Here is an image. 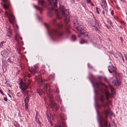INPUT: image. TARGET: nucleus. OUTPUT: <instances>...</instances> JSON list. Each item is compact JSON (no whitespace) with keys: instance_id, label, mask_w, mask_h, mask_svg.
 <instances>
[{"instance_id":"f257e3e1","label":"nucleus","mask_w":127,"mask_h":127,"mask_svg":"<svg viewBox=\"0 0 127 127\" xmlns=\"http://www.w3.org/2000/svg\"><path fill=\"white\" fill-rule=\"evenodd\" d=\"M93 85L96 88L97 90H95V92L96 95H97L99 91H100L102 94H105L106 100L108 101L109 98H111L114 97L115 94V89L111 86L109 85V88L110 89L111 94H110L109 92L107 90V87L104 84L101 83L96 82L95 83L91 81Z\"/></svg>"},{"instance_id":"f03ea898","label":"nucleus","mask_w":127,"mask_h":127,"mask_svg":"<svg viewBox=\"0 0 127 127\" xmlns=\"http://www.w3.org/2000/svg\"><path fill=\"white\" fill-rule=\"evenodd\" d=\"M45 25L47 30L49 34L50 37L53 39H55L57 37L62 36L64 34V31L59 29H55L50 27L49 26L45 24Z\"/></svg>"},{"instance_id":"7ed1b4c3","label":"nucleus","mask_w":127,"mask_h":127,"mask_svg":"<svg viewBox=\"0 0 127 127\" xmlns=\"http://www.w3.org/2000/svg\"><path fill=\"white\" fill-rule=\"evenodd\" d=\"M50 0V3L52 5L48 13V16L50 17H51L53 15V14L51 11H54L55 13L56 14V16L57 18L59 19H61L62 18L61 16L58 13V11L57 9H55L57 7V4L58 2V0Z\"/></svg>"},{"instance_id":"20e7f679","label":"nucleus","mask_w":127,"mask_h":127,"mask_svg":"<svg viewBox=\"0 0 127 127\" xmlns=\"http://www.w3.org/2000/svg\"><path fill=\"white\" fill-rule=\"evenodd\" d=\"M4 16L6 18L8 17L10 23L13 25V26L15 29L16 32H17L18 29V27L16 24L15 25H14V23L15 22V17L13 15L12 11L10 10L9 9L8 12L6 11L5 12Z\"/></svg>"},{"instance_id":"39448f33","label":"nucleus","mask_w":127,"mask_h":127,"mask_svg":"<svg viewBox=\"0 0 127 127\" xmlns=\"http://www.w3.org/2000/svg\"><path fill=\"white\" fill-rule=\"evenodd\" d=\"M108 104L107 103H104L103 104L101 105V106L103 107L104 109L101 112L102 115H99V117L100 115H102L104 118L107 119L108 116L112 115V112L109 107H108L107 109H105L106 107H108Z\"/></svg>"},{"instance_id":"423d86ee","label":"nucleus","mask_w":127,"mask_h":127,"mask_svg":"<svg viewBox=\"0 0 127 127\" xmlns=\"http://www.w3.org/2000/svg\"><path fill=\"white\" fill-rule=\"evenodd\" d=\"M31 80H29L28 82L24 81L23 82V80H20L18 82V84L20 85L19 88L21 89V92L23 94H25L26 89H28L30 87V82Z\"/></svg>"},{"instance_id":"0eeeda50","label":"nucleus","mask_w":127,"mask_h":127,"mask_svg":"<svg viewBox=\"0 0 127 127\" xmlns=\"http://www.w3.org/2000/svg\"><path fill=\"white\" fill-rule=\"evenodd\" d=\"M108 68L109 72L113 74V77L115 78H116L115 75H117L118 73L117 72V68L116 66L113 65L110 62L108 67Z\"/></svg>"},{"instance_id":"6e6552de","label":"nucleus","mask_w":127,"mask_h":127,"mask_svg":"<svg viewBox=\"0 0 127 127\" xmlns=\"http://www.w3.org/2000/svg\"><path fill=\"white\" fill-rule=\"evenodd\" d=\"M99 123V127H107L108 122L107 119L104 118L102 115H100L98 119Z\"/></svg>"},{"instance_id":"1a4fd4ad","label":"nucleus","mask_w":127,"mask_h":127,"mask_svg":"<svg viewBox=\"0 0 127 127\" xmlns=\"http://www.w3.org/2000/svg\"><path fill=\"white\" fill-rule=\"evenodd\" d=\"M59 7L61 13L63 16L66 17L68 15V10L67 9H65L64 6L60 4Z\"/></svg>"},{"instance_id":"9d476101","label":"nucleus","mask_w":127,"mask_h":127,"mask_svg":"<svg viewBox=\"0 0 127 127\" xmlns=\"http://www.w3.org/2000/svg\"><path fill=\"white\" fill-rule=\"evenodd\" d=\"M49 106L54 111L57 110L59 108V105L58 104L55 103L54 101H52V100L50 101Z\"/></svg>"},{"instance_id":"9b49d317","label":"nucleus","mask_w":127,"mask_h":127,"mask_svg":"<svg viewBox=\"0 0 127 127\" xmlns=\"http://www.w3.org/2000/svg\"><path fill=\"white\" fill-rule=\"evenodd\" d=\"M20 37H18V40H16L17 42V44L16 45L17 48L18 50V53L19 54H20V51L21 49L22 46L23 45V42H21L19 41Z\"/></svg>"},{"instance_id":"f8f14e48","label":"nucleus","mask_w":127,"mask_h":127,"mask_svg":"<svg viewBox=\"0 0 127 127\" xmlns=\"http://www.w3.org/2000/svg\"><path fill=\"white\" fill-rule=\"evenodd\" d=\"M97 20H95L94 22L95 24L94 25H92V26L94 27V29L96 31H99V30L100 29V27L97 23Z\"/></svg>"},{"instance_id":"ddd939ff","label":"nucleus","mask_w":127,"mask_h":127,"mask_svg":"<svg viewBox=\"0 0 127 127\" xmlns=\"http://www.w3.org/2000/svg\"><path fill=\"white\" fill-rule=\"evenodd\" d=\"M29 71L32 75H34L35 73H37L38 71V69H35L33 67H31V68H29Z\"/></svg>"},{"instance_id":"4468645a","label":"nucleus","mask_w":127,"mask_h":127,"mask_svg":"<svg viewBox=\"0 0 127 127\" xmlns=\"http://www.w3.org/2000/svg\"><path fill=\"white\" fill-rule=\"evenodd\" d=\"M1 54L4 57L6 58L8 57L9 54V52L6 50H4L1 52Z\"/></svg>"},{"instance_id":"2eb2a0df","label":"nucleus","mask_w":127,"mask_h":127,"mask_svg":"<svg viewBox=\"0 0 127 127\" xmlns=\"http://www.w3.org/2000/svg\"><path fill=\"white\" fill-rule=\"evenodd\" d=\"M80 35H78V37H79L81 36L86 37L88 36V33L86 32V31L84 29L81 31L80 32Z\"/></svg>"},{"instance_id":"dca6fc26","label":"nucleus","mask_w":127,"mask_h":127,"mask_svg":"<svg viewBox=\"0 0 127 127\" xmlns=\"http://www.w3.org/2000/svg\"><path fill=\"white\" fill-rule=\"evenodd\" d=\"M60 117L61 120H62L65 121L67 119L66 115L63 113H61L60 114Z\"/></svg>"},{"instance_id":"f3484780","label":"nucleus","mask_w":127,"mask_h":127,"mask_svg":"<svg viewBox=\"0 0 127 127\" xmlns=\"http://www.w3.org/2000/svg\"><path fill=\"white\" fill-rule=\"evenodd\" d=\"M114 80L112 81V83L114 85L119 86L121 84L120 80Z\"/></svg>"},{"instance_id":"a211bd4d","label":"nucleus","mask_w":127,"mask_h":127,"mask_svg":"<svg viewBox=\"0 0 127 127\" xmlns=\"http://www.w3.org/2000/svg\"><path fill=\"white\" fill-rule=\"evenodd\" d=\"M98 99L102 103H104L105 98L103 94L100 95H99Z\"/></svg>"},{"instance_id":"6ab92c4d","label":"nucleus","mask_w":127,"mask_h":127,"mask_svg":"<svg viewBox=\"0 0 127 127\" xmlns=\"http://www.w3.org/2000/svg\"><path fill=\"white\" fill-rule=\"evenodd\" d=\"M14 57L13 56H11L9 57L7 60L8 63H12L14 61Z\"/></svg>"},{"instance_id":"aec40b11","label":"nucleus","mask_w":127,"mask_h":127,"mask_svg":"<svg viewBox=\"0 0 127 127\" xmlns=\"http://www.w3.org/2000/svg\"><path fill=\"white\" fill-rule=\"evenodd\" d=\"M84 27L83 26L81 25L79 26V25L78 27H77L75 28L79 32H80L81 31L84 29Z\"/></svg>"},{"instance_id":"412c9836","label":"nucleus","mask_w":127,"mask_h":127,"mask_svg":"<svg viewBox=\"0 0 127 127\" xmlns=\"http://www.w3.org/2000/svg\"><path fill=\"white\" fill-rule=\"evenodd\" d=\"M73 22L74 27L75 28L79 26V24L78 23V21L76 19H75L73 20Z\"/></svg>"},{"instance_id":"4be33fe9","label":"nucleus","mask_w":127,"mask_h":127,"mask_svg":"<svg viewBox=\"0 0 127 127\" xmlns=\"http://www.w3.org/2000/svg\"><path fill=\"white\" fill-rule=\"evenodd\" d=\"M12 34V30L10 28H9L7 31V36L9 37H10L11 36Z\"/></svg>"},{"instance_id":"5701e85b","label":"nucleus","mask_w":127,"mask_h":127,"mask_svg":"<svg viewBox=\"0 0 127 127\" xmlns=\"http://www.w3.org/2000/svg\"><path fill=\"white\" fill-rule=\"evenodd\" d=\"M55 99L57 100L58 102H60L61 104L62 103V100L61 99L60 95H57L55 97Z\"/></svg>"},{"instance_id":"b1692460","label":"nucleus","mask_w":127,"mask_h":127,"mask_svg":"<svg viewBox=\"0 0 127 127\" xmlns=\"http://www.w3.org/2000/svg\"><path fill=\"white\" fill-rule=\"evenodd\" d=\"M18 37H20V39L21 40H22V37H20L19 34L17 32L15 36V40H17Z\"/></svg>"},{"instance_id":"393cba45","label":"nucleus","mask_w":127,"mask_h":127,"mask_svg":"<svg viewBox=\"0 0 127 127\" xmlns=\"http://www.w3.org/2000/svg\"><path fill=\"white\" fill-rule=\"evenodd\" d=\"M37 92L40 96L42 95L44 93L42 89H37Z\"/></svg>"},{"instance_id":"a878e982","label":"nucleus","mask_w":127,"mask_h":127,"mask_svg":"<svg viewBox=\"0 0 127 127\" xmlns=\"http://www.w3.org/2000/svg\"><path fill=\"white\" fill-rule=\"evenodd\" d=\"M34 7L37 10L39 11L40 13H41V12L43 10V9L41 8L39 6L36 7L35 5H34Z\"/></svg>"},{"instance_id":"bb28decb","label":"nucleus","mask_w":127,"mask_h":127,"mask_svg":"<svg viewBox=\"0 0 127 127\" xmlns=\"http://www.w3.org/2000/svg\"><path fill=\"white\" fill-rule=\"evenodd\" d=\"M89 77L91 79H96V77L91 73H89Z\"/></svg>"},{"instance_id":"cd10ccee","label":"nucleus","mask_w":127,"mask_h":127,"mask_svg":"<svg viewBox=\"0 0 127 127\" xmlns=\"http://www.w3.org/2000/svg\"><path fill=\"white\" fill-rule=\"evenodd\" d=\"M56 21V20L55 19H53L52 21V24L53 25H56V24L55 23V22ZM56 25H57V26L59 28H61L62 26L60 24H56Z\"/></svg>"},{"instance_id":"c85d7f7f","label":"nucleus","mask_w":127,"mask_h":127,"mask_svg":"<svg viewBox=\"0 0 127 127\" xmlns=\"http://www.w3.org/2000/svg\"><path fill=\"white\" fill-rule=\"evenodd\" d=\"M70 17L68 16L66 17L65 18L64 21L66 24H67L70 22Z\"/></svg>"},{"instance_id":"c756f323","label":"nucleus","mask_w":127,"mask_h":127,"mask_svg":"<svg viewBox=\"0 0 127 127\" xmlns=\"http://www.w3.org/2000/svg\"><path fill=\"white\" fill-rule=\"evenodd\" d=\"M38 3L39 4H40L42 6H43L45 3V1L43 0H38Z\"/></svg>"},{"instance_id":"7c9ffc66","label":"nucleus","mask_w":127,"mask_h":127,"mask_svg":"<svg viewBox=\"0 0 127 127\" xmlns=\"http://www.w3.org/2000/svg\"><path fill=\"white\" fill-rule=\"evenodd\" d=\"M8 65L7 62H4L3 63V64L2 66V67L3 71H4V68L7 67Z\"/></svg>"},{"instance_id":"2f4dec72","label":"nucleus","mask_w":127,"mask_h":127,"mask_svg":"<svg viewBox=\"0 0 127 127\" xmlns=\"http://www.w3.org/2000/svg\"><path fill=\"white\" fill-rule=\"evenodd\" d=\"M55 74H53L50 75L48 76L49 79H55Z\"/></svg>"},{"instance_id":"473e14b6","label":"nucleus","mask_w":127,"mask_h":127,"mask_svg":"<svg viewBox=\"0 0 127 127\" xmlns=\"http://www.w3.org/2000/svg\"><path fill=\"white\" fill-rule=\"evenodd\" d=\"M62 126L59 125L58 126H56V127H67L66 126L65 123L64 122H62Z\"/></svg>"},{"instance_id":"72a5a7b5","label":"nucleus","mask_w":127,"mask_h":127,"mask_svg":"<svg viewBox=\"0 0 127 127\" xmlns=\"http://www.w3.org/2000/svg\"><path fill=\"white\" fill-rule=\"evenodd\" d=\"M80 43L81 44H83L84 43H87L88 42L87 41H86L84 39H81L80 41Z\"/></svg>"},{"instance_id":"f704fd0d","label":"nucleus","mask_w":127,"mask_h":127,"mask_svg":"<svg viewBox=\"0 0 127 127\" xmlns=\"http://www.w3.org/2000/svg\"><path fill=\"white\" fill-rule=\"evenodd\" d=\"M67 28H66L65 29V31L66 33H70V32L69 29L70 27L69 25L68 26L67 25Z\"/></svg>"},{"instance_id":"c9c22d12","label":"nucleus","mask_w":127,"mask_h":127,"mask_svg":"<svg viewBox=\"0 0 127 127\" xmlns=\"http://www.w3.org/2000/svg\"><path fill=\"white\" fill-rule=\"evenodd\" d=\"M48 96L50 98V100H49L50 101H50L51 100L52 101H53V95L51 94H50L49 95H48Z\"/></svg>"},{"instance_id":"e433bc0d","label":"nucleus","mask_w":127,"mask_h":127,"mask_svg":"<svg viewBox=\"0 0 127 127\" xmlns=\"http://www.w3.org/2000/svg\"><path fill=\"white\" fill-rule=\"evenodd\" d=\"M29 97L28 96H27L26 97L25 99V103H28L29 102Z\"/></svg>"},{"instance_id":"4c0bfd02","label":"nucleus","mask_w":127,"mask_h":127,"mask_svg":"<svg viewBox=\"0 0 127 127\" xmlns=\"http://www.w3.org/2000/svg\"><path fill=\"white\" fill-rule=\"evenodd\" d=\"M28 103H25V110L28 112H29V110L28 109Z\"/></svg>"},{"instance_id":"58836bf2","label":"nucleus","mask_w":127,"mask_h":127,"mask_svg":"<svg viewBox=\"0 0 127 127\" xmlns=\"http://www.w3.org/2000/svg\"><path fill=\"white\" fill-rule=\"evenodd\" d=\"M97 78L101 79H106V78L105 77L101 76H97Z\"/></svg>"},{"instance_id":"ea45409f","label":"nucleus","mask_w":127,"mask_h":127,"mask_svg":"<svg viewBox=\"0 0 127 127\" xmlns=\"http://www.w3.org/2000/svg\"><path fill=\"white\" fill-rule=\"evenodd\" d=\"M39 80V81H37V82H38L37 83L39 85V86H41V85H42L43 84V80Z\"/></svg>"},{"instance_id":"a19ab883","label":"nucleus","mask_w":127,"mask_h":127,"mask_svg":"<svg viewBox=\"0 0 127 127\" xmlns=\"http://www.w3.org/2000/svg\"><path fill=\"white\" fill-rule=\"evenodd\" d=\"M71 40L73 41H75L76 40V37L74 35H72L71 37Z\"/></svg>"},{"instance_id":"79ce46f5","label":"nucleus","mask_w":127,"mask_h":127,"mask_svg":"<svg viewBox=\"0 0 127 127\" xmlns=\"http://www.w3.org/2000/svg\"><path fill=\"white\" fill-rule=\"evenodd\" d=\"M47 84L45 85L44 86V89L45 91H47Z\"/></svg>"},{"instance_id":"37998d69","label":"nucleus","mask_w":127,"mask_h":127,"mask_svg":"<svg viewBox=\"0 0 127 127\" xmlns=\"http://www.w3.org/2000/svg\"><path fill=\"white\" fill-rule=\"evenodd\" d=\"M34 68L35 69H37L38 67V64H35L34 65Z\"/></svg>"},{"instance_id":"c03bdc74","label":"nucleus","mask_w":127,"mask_h":127,"mask_svg":"<svg viewBox=\"0 0 127 127\" xmlns=\"http://www.w3.org/2000/svg\"><path fill=\"white\" fill-rule=\"evenodd\" d=\"M87 65L88 68L90 69H92L93 68V67L89 63Z\"/></svg>"},{"instance_id":"a18cd8bd","label":"nucleus","mask_w":127,"mask_h":127,"mask_svg":"<svg viewBox=\"0 0 127 127\" xmlns=\"http://www.w3.org/2000/svg\"><path fill=\"white\" fill-rule=\"evenodd\" d=\"M5 43V42L3 41H2L0 43V48H1L3 46V44Z\"/></svg>"},{"instance_id":"49530a36","label":"nucleus","mask_w":127,"mask_h":127,"mask_svg":"<svg viewBox=\"0 0 127 127\" xmlns=\"http://www.w3.org/2000/svg\"><path fill=\"white\" fill-rule=\"evenodd\" d=\"M118 76L120 79H121L122 78L123 76V75L121 73H119L118 74Z\"/></svg>"},{"instance_id":"de8ad7c7","label":"nucleus","mask_w":127,"mask_h":127,"mask_svg":"<svg viewBox=\"0 0 127 127\" xmlns=\"http://www.w3.org/2000/svg\"><path fill=\"white\" fill-rule=\"evenodd\" d=\"M41 77L40 75H39L37 77H36V78H35V79H41Z\"/></svg>"},{"instance_id":"09e8293b","label":"nucleus","mask_w":127,"mask_h":127,"mask_svg":"<svg viewBox=\"0 0 127 127\" xmlns=\"http://www.w3.org/2000/svg\"><path fill=\"white\" fill-rule=\"evenodd\" d=\"M107 22L110 25H111V24H112V23L111 21L109 19L107 20Z\"/></svg>"},{"instance_id":"8fccbe9b","label":"nucleus","mask_w":127,"mask_h":127,"mask_svg":"<svg viewBox=\"0 0 127 127\" xmlns=\"http://www.w3.org/2000/svg\"><path fill=\"white\" fill-rule=\"evenodd\" d=\"M101 5L103 9L105 10L106 9V8L105 7V6L103 5V3L102 4H101Z\"/></svg>"},{"instance_id":"3c124183","label":"nucleus","mask_w":127,"mask_h":127,"mask_svg":"<svg viewBox=\"0 0 127 127\" xmlns=\"http://www.w3.org/2000/svg\"><path fill=\"white\" fill-rule=\"evenodd\" d=\"M61 109L63 111H65V109L63 106H62L61 108Z\"/></svg>"},{"instance_id":"603ef678","label":"nucleus","mask_w":127,"mask_h":127,"mask_svg":"<svg viewBox=\"0 0 127 127\" xmlns=\"http://www.w3.org/2000/svg\"><path fill=\"white\" fill-rule=\"evenodd\" d=\"M113 17L114 19H115L116 20H119V19L118 16H114Z\"/></svg>"},{"instance_id":"864d4df0","label":"nucleus","mask_w":127,"mask_h":127,"mask_svg":"<svg viewBox=\"0 0 127 127\" xmlns=\"http://www.w3.org/2000/svg\"><path fill=\"white\" fill-rule=\"evenodd\" d=\"M95 106L98 109H99L100 108V106L97 104H96Z\"/></svg>"},{"instance_id":"5fc2aeb1","label":"nucleus","mask_w":127,"mask_h":127,"mask_svg":"<svg viewBox=\"0 0 127 127\" xmlns=\"http://www.w3.org/2000/svg\"><path fill=\"white\" fill-rule=\"evenodd\" d=\"M105 25L108 29L109 30L110 29L111 27L110 26H108L107 25Z\"/></svg>"},{"instance_id":"6e6d98bb","label":"nucleus","mask_w":127,"mask_h":127,"mask_svg":"<svg viewBox=\"0 0 127 127\" xmlns=\"http://www.w3.org/2000/svg\"><path fill=\"white\" fill-rule=\"evenodd\" d=\"M119 53L120 55L121 56V59L123 61V62L124 61V60L123 59V57L122 56V54L120 52H119Z\"/></svg>"},{"instance_id":"4d7b16f0","label":"nucleus","mask_w":127,"mask_h":127,"mask_svg":"<svg viewBox=\"0 0 127 127\" xmlns=\"http://www.w3.org/2000/svg\"><path fill=\"white\" fill-rule=\"evenodd\" d=\"M5 83L7 84V85L9 86H10V85L9 83L7 81H6L5 82Z\"/></svg>"},{"instance_id":"13d9d810","label":"nucleus","mask_w":127,"mask_h":127,"mask_svg":"<svg viewBox=\"0 0 127 127\" xmlns=\"http://www.w3.org/2000/svg\"><path fill=\"white\" fill-rule=\"evenodd\" d=\"M111 14L113 16L114 14V11L113 10H112L111 12Z\"/></svg>"},{"instance_id":"bf43d9fd","label":"nucleus","mask_w":127,"mask_h":127,"mask_svg":"<svg viewBox=\"0 0 127 127\" xmlns=\"http://www.w3.org/2000/svg\"><path fill=\"white\" fill-rule=\"evenodd\" d=\"M86 1L88 3H90L91 2L90 0H86Z\"/></svg>"},{"instance_id":"052dcab7","label":"nucleus","mask_w":127,"mask_h":127,"mask_svg":"<svg viewBox=\"0 0 127 127\" xmlns=\"http://www.w3.org/2000/svg\"><path fill=\"white\" fill-rule=\"evenodd\" d=\"M56 92L57 94H59V89L58 88H57L56 89Z\"/></svg>"},{"instance_id":"680f3d73","label":"nucleus","mask_w":127,"mask_h":127,"mask_svg":"<svg viewBox=\"0 0 127 127\" xmlns=\"http://www.w3.org/2000/svg\"><path fill=\"white\" fill-rule=\"evenodd\" d=\"M17 95L18 96H20V93H18L17 94Z\"/></svg>"},{"instance_id":"e2e57ef3","label":"nucleus","mask_w":127,"mask_h":127,"mask_svg":"<svg viewBox=\"0 0 127 127\" xmlns=\"http://www.w3.org/2000/svg\"><path fill=\"white\" fill-rule=\"evenodd\" d=\"M27 75H28V77L29 78H30L31 77V75L30 74H29V73H27Z\"/></svg>"},{"instance_id":"0e129e2a","label":"nucleus","mask_w":127,"mask_h":127,"mask_svg":"<svg viewBox=\"0 0 127 127\" xmlns=\"http://www.w3.org/2000/svg\"><path fill=\"white\" fill-rule=\"evenodd\" d=\"M120 40H121V42L122 43L123 42V38L122 37H120Z\"/></svg>"},{"instance_id":"69168bd1","label":"nucleus","mask_w":127,"mask_h":127,"mask_svg":"<svg viewBox=\"0 0 127 127\" xmlns=\"http://www.w3.org/2000/svg\"><path fill=\"white\" fill-rule=\"evenodd\" d=\"M116 8L118 10H120V8L117 5L116 6Z\"/></svg>"},{"instance_id":"338daca9","label":"nucleus","mask_w":127,"mask_h":127,"mask_svg":"<svg viewBox=\"0 0 127 127\" xmlns=\"http://www.w3.org/2000/svg\"><path fill=\"white\" fill-rule=\"evenodd\" d=\"M75 0H70L71 3L73 4L74 3Z\"/></svg>"},{"instance_id":"774afa93","label":"nucleus","mask_w":127,"mask_h":127,"mask_svg":"<svg viewBox=\"0 0 127 127\" xmlns=\"http://www.w3.org/2000/svg\"><path fill=\"white\" fill-rule=\"evenodd\" d=\"M35 120H36L37 122V123H38V122H39V121L38 119L36 118H35Z\"/></svg>"}]
</instances>
